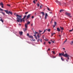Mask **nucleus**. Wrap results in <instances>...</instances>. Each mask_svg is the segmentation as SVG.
<instances>
[{
	"label": "nucleus",
	"mask_w": 73,
	"mask_h": 73,
	"mask_svg": "<svg viewBox=\"0 0 73 73\" xmlns=\"http://www.w3.org/2000/svg\"><path fill=\"white\" fill-rule=\"evenodd\" d=\"M17 17V22H19L20 21L21 23H22V21L24 22L25 21L24 19L25 18L27 17V15H25L23 17L22 19L21 16V15H19L17 14L16 15Z\"/></svg>",
	"instance_id": "obj_1"
},
{
	"label": "nucleus",
	"mask_w": 73,
	"mask_h": 73,
	"mask_svg": "<svg viewBox=\"0 0 73 73\" xmlns=\"http://www.w3.org/2000/svg\"><path fill=\"white\" fill-rule=\"evenodd\" d=\"M60 56H63L64 57H67L68 60H69V57H70V56L68 55L67 53H66L65 54H64V53H59V54Z\"/></svg>",
	"instance_id": "obj_2"
},
{
	"label": "nucleus",
	"mask_w": 73,
	"mask_h": 73,
	"mask_svg": "<svg viewBox=\"0 0 73 73\" xmlns=\"http://www.w3.org/2000/svg\"><path fill=\"white\" fill-rule=\"evenodd\" d=\"M66 15L68 16V17H72V16H71V14L69 13H68L67 12H66L65 13Z\"/></svg>",
	"instance_id": "obj_3"
},
{
	"label": "nucleus",
	"mask_w": 73,
	"mask_h": 73,
	"mask_svg": "<svg viewBox=\"0 0 73 73\" xmlns=\"http://www.w3.org/2000/svg\"><path fill=\"white\" fill-rule=\"evenodd\" d=\"M31 23V22H30L29 21L28 22H27L26 24H25V27H28V25H29V24Z\"/></svg>",
	"instance_id": "obj_4"
},
{
	"label": "nucleus",
	"mask_w": 73,
	"mask_h": 73,
	"mask_svg": "<svg viewBox=\"0 0 73 73\" xmlns=\"http://www.w3.org/2000/svg\"><path fill=\"white\" fill-rule=\"evenodd\" d=\"M25 29H23V31L24 32H25L28 29V27H27V26H25Z\"/></svg>",
	"instance_id": "obj_5"
},
{
	"label": "nucleus",
	"mask_w": 73,
	"mask_h": 73,
	"mask_svg": "<svg viewBox=\"0 0 73 73\" xmlns=\"http://www.w3.org/2000/svg\"><path fill=\"white\" fill-rule=\"evenodd\" d=\"M48 14L46 13H45V19H47V17H48Z\"/></svg>",
	"instance_id": "obj_6"
},
{
	"label": "nucleus",
	"mask_w": 73,
	"mask_h": 73,
	"mask_svg": "<svg viewBox=\"0 0 73 73\" xmlns=\"http://www.w3.org/2000/svg\"><path fill=\"white\" fill-rule=\"evenodd\" d=\"M31 14L28 15L27 17V19H28L29 17H30V16H31Z\"/></svg>",
	"instance_id": "obj_7"
},
{
	"label": "nucleus",
	"mask_w": 73,
	"mask_h": 73,
	"mask_svg": "<svg viewBox=\"0 0 73 73\" xmlns=\"http://www.w3.org/2000/svg\"><path fill=\"white\" fill-rule=\"evenodd\" d=\"M4 11L7 14L9 15V12L8 11L5 10Z\"/></svg>",
	"instance_id": "obj_8"
},
{
	"label": "nucleus",
	"mask_w": 73,
	"mask_h": 73,
	"mask_svg": "<svg viewBox=\"0 0 73 73\" xmlns=\"http://www.w3.org/2000/svg\"><path fill=\"white\" fill-rule=\"evenodd\" d=\"M41 35V33H39L37 35V37L38 38H39L40 37V34Z\"/></svg>",
	"instance_id": "obj_9"
},
{
	"label": "nucleus",
	"mask_w": 73,
	"mask_h": 73,
	"mask_svg": "<svg viewBox=\"0 0 73 73\" xmlns=\"http://www.w3.org/2000/svg\"><path fill=\"white\" fill-rule=\"evenodd\" d=\"M57 30L58 32H60V31H61V30L59 28H57Z\"/></svg>",
	"instance_id": "obj_10"
},
{
	"label": "nucleus",
	"mask_w": 73,
	"mask_h": 73,
	"mask_svg": "<svg viewBox=\"0 0 73 73\" xmlns=\"http://www.w3.org/2000/svg\"><path fill=\"white\" fill-rule=\"evenodd\" d=\"M55 2L57 3H59V4H60V2H59V1H58V0H56L55 1Z\"/></svg>",
	"instance_id": "obj_11"
},
{
	"label": "nucleus",
	"mask_w": 73,
	"mask_h": 73,
	"mask_svg": "<svg viewBox=\"0 0 73 73\" xmlns=\"http://www.w3.org/2000/svg\"><path fill=\"white\" fill-rule=\"evenodd\" d=\"M41 13L42 15L43 16H44V15H45V13H44V12H41Z\"/></svg>",
	"instance_id": "obj_12"
},
{
	"label": "nucleus",
	"mask_w": 73,
	"mask_h": 73,
	"mask_svg": "<svg viewBox=\"0 0 73 73\" xmlns=\"http://www.w3.org/2000/svg\"><path fill=\"white\" fill-rule=\"evenodd\" d=\"M19 33L20 35H23V32H19Z\"/></svg>",
	"instance_id": "obj_13"
},
{
	"label": "nucleus",
	"mask_w": 73,
	"mask_h": 73,
	"mask_svg": "<svg viewBox=\"0 0 73 73\" xmlns=\"http://www.w3.org/2000/svg\"><path fill=\"white\" fill-rule=\"evenodd\" d=\"M61 59L62 61H64V58H63L62 57H61Z\"/></svg>",
	"instance_id": "obj_14"
},
{
	"label": "nucleus",
	"mask_w": 73,
	"mask_h": 73,
	"mask_svg": "<svg viewBox=\"0 0 73 73\" xmlns=\"http://www.w3.org/2000/svg\"><path fill=\"white\" fill-rule=\"evenodd\" d=\"M0 21H1L3 23L4 22L3 20V19H2V18H1V19L0 20Z\"/></svg>",
	"instance_id": "obj_15"
},
{
	"label": "nucleus",
	"mask_w": 73,
	"mask_h": 73,
	"mask_svg": "<svg viewBox=\"0 0 73 73\" xmlns=\"http://www.w3.org/2000/svg\"><path fill=\"white\" fill-rule=\"evenodd\" d=\"M9 14H11V15H12V12H10V11H9Z\"/></svg>",
	"instance_id": "obj_16"
},
{
	"label": "nucleus",
	"mask_w": 73,
	"mask_h": 73,
	"mask_svg": "<svg viewBox=\"0 0 73 73\" xmlns=\"http://www.w3.org/2000/svg\"><path fill=\"white\" fill-rule=\"evenodd\" d=\"M29 38H33V36H31V35H29Z\"/></svg>",
	"instance_id": "obj_17"
},
{
	"label": "nucleus",
	"mask_w": 73,
	"mask_h": 73,
	"mask_svg": "<svg viewBox=\"0 0 73 73\" xmlns=\"http://www.w3.org/2000/svg\"><path fill=\"white\" fill-rule=\"evenodd\" d=\"M73 41H72L71 42L70 44H71V45H73Z\"/></svg>",
	"instance_id": "obj_18"
},
{
	"label": "nucleus",
	"mask_w": 73,
	"mask_h": 73,
	"mask_svg": "<svg viewBox=\"0 0 73 73\" xmlns=\"http://www.w3.org/2000/svg\"><path fill=\"white\" fill-rule=\"evenodd\" d=\"M47 31L48 32H50V29H47Z\"/></svg>",
	"instance_id": "obj_19"
},
{
	"label": "nucleus",
	"mask_w": 73,
	"mask_h": 73,
	"mask_svg": "<svg viewBox=\"0 0 73 73\" xmlns=\"http://www.w3.org/2000/svg\"><path fill=\"white\" fill-rule=\"evenodd\" d=\"M60 28L61 30H63L64 29V28L63 27H60Z\"/></svg>",
	"instance_id": "obj_20"
},
{
	"label": "nucleus",
	"mask_w": 73,
	"mask_h": 73,
	"mask_svg": "<svg viewBox=\"0 0 73 73\" xmlns=\"http://www.w3.org/2000/svg\"><path fill=\"white\" fill-rule=\"evenodd\" d=\"M37 7H39V6L40 5V4H39V3H37Z\"/></svg>",
	"instance_id": "obj_21"
},
{
	"label": "nucleus",
	"mask_w": 73,
	"mask_h": 73,
	"mask_svg": "<svg viewBox=\"0 0 73 73\" xmlns=\"http://www.w3.org/2000/svg\"><path fill=\"white\" fill-rule=\"evenodd\" d=\"M54 24L55 25H57V23H56V22H54Z\"/></svg>",
	"instance_id": "obj_22"
},
{
	"label": "nucleus",
	"mask_w": 73,
	"mask_h": 73,
	"mask_svg": "<svg viewBox=\"0 0 73 73\" xmlns=\"http://www.w3.org/2000/svg\"><path fill=\"white\" fill-rule=\"evenodd\" d=\"M1 5H4V4H3V3L2 2H1Z\"/></svg>",
	"instance_id": "obj_23"
},
{
	"label": "nucleus",
	"mask_w": 73,
	"mask_h": 73,
	"mask_svg": "<svg viewBox=\"0 0 73 73\" xmlns=\"http://www.w3.org/2000/svg\"><path fill=\"white\" fill-rule=\"evenodd\" d=\"M47 9L48 10V11H50V9H49V8L48 7H47Z\"/></svg>",
	"instance_id": "obj_24"
},
{
	"label": "nucleus",
	"mask_w": 73,
	"mask_h": 73,
	"mask_svg": "<svg viewBox=\"0 0 73 73\" xmlns=\"http://www.w3.org/2000/svg\"><path fill=\"white\" fill-rule=\"evenodd\" d=\"M0 11H3V9H1V8H0Z\"/></svg>",
	"instance_id": "obj_25"
},
{
	"label": "nucleus",
	"mask_w": 73,
	"mask_h": 73,
	"mask_svg": "<svg viewBox=\"0 0 73 73\" xmlns=\"http://www.w3.org/2000/svg\"><path fill=\"white\" fill-rule=\"evenodd\" d=\"M67 41V39H66L65 40L64 42V43H65V42H66Z\"/></svg>",
	"instance_id": "obj_26"
},
{
	"label": "nucleus",
	"mask_w": 73,
	"mask_h": 73,
	"mask_svg": "<svg viewBox=\"0 0 73 73\" xmlns=\"http://www.w3.org/2000/svg\"><path fill=\"white\" fill-rule=\"evenodd\" d=\"M64 11L63 10H60V12H61L62 11Z\"/></svg>",
	"instance_id": "obj_27"
},
{
	"label": "nucleus",
	"mask_w": 73,
	"mask_h": 73,
	"mask_svg": "<svg viewBox=\"0 0 73 73\" xmlns=\"http://www.w3.org/2000/svg\"><path fill=\"white\" fill-rule=\"evenodd\" d=\"M46 30H47V29L44 30V32H43V33H45V32L46 31Z\"/></svg>",
	"instance_id": "obj_28"
},
{
	"label": "nucleus",
	"mask_w": 73,
	"mask_h": 73,
	"mask_svg": "<svg viewBox=\"0 0 73 73\" xmlns=\"http://www.w3.org/2000/svg\"><path fill=\"white\" fill-rule=\"evenodd\" d=\"M73 28L72 30H69V32H72V31H73Z\"/></svg>",
	"instance_id": "obj_29"
},
{
	"label": "nucleus",
	"mask_w": 73,
	"mask_h": 73,
	"mask_svg": "<svg viewBox=\"0 0 73 73\" xmlns=\"http://www.w3.org/2000/svg\"><path fill=\"white\" fill-rule=\"evenodd\" d=\"M35 34H37L38 33V32H36V31H35V33H34Z\"/></svg>",
	"instance_id": "obj_30"
},
{
	"label": "nucleus",
	"mask_w": 73,
	"mask_h": 73,
	"mask_svg": "<svg viewBox=\"0 0 73 73\" xmlns=\"http://www.w3.org/2000/svg\"><path fill=\"white\" fill-rule=\"evenodd\" d=\"M42 5H41V6H40V9H41V8H42Z\"/></svg>",
	"instance_id": "obj_31"
},
{
	"label": "nucleus",
	"mask_w": 73,
	"mask_h": 73,
	"mask_svg": "<svg viewBox=\"0 0 73 73\" xmlns=\"http://www.w3.org/2000/svg\"><path fill=\"white\" fill-rule=\"evenodd\" d=\"M42 31H41L40 30H39V33H41V32H42Z\"/></svg>",
	"instance_id": "obj_32"
},
{
	"label": "nucleus",
	"mask_w": 73,
	"mask_h": 73,
	"mask_svg": "<svg viewBox=\"0 0 73 73\" xmlns=\"http://www.w3.org/2000/svg\"><path fill=\"white\" fill-rule=\"evenodd\" d=\"M7 6H8V7H10L11 6V5L9 4H7Z\"/></svg>",
	"instance_id": "obj_33"
},
{
	"label": "nucleus",
	"mask_w": 73,
	"mask_h": 73,
	"mask_svg": "<svg viewBox=\"0 0 73 73\" xmlns=\"http://www.w3.org/2000/svg\"><path fill=\"white\" fill-rule=\"evenodd\" d=\"M2 13L3 15H5V13H4L2 12Z\"/></svg>",
	"instance_id": "obj_34"
},
{
	"label": "nucleus",
	"mask_w": 73,
	"mask_h": 73,
	"mask_svg": "<svg viewBox=\"0 0 73 73\" xmlns=\"http://www.w3.org/2000/svg\"><path fill=\"white\" fill-rule=\"evenodd\" d=\"M52 52H53V54H55V52L54 51H52Z\"/></svg>",
	"instance_id": "obj_35"
},
{
	"label": "nucleus",
	"mask_w": 73,
	"mask_h": 73,
	"mask_svg": "<svg viewBox=\"0 0 73 73\" xmlns=\"http://www.w3.org/2000/svg\"><path fill=\"white\" fill-rule=\"evenodd\" d=\"M44 37H45V36H44V35H43L42 36V38L43 39H44Z\"/></svg>",
	"instance_id": "obj_36"
},
{
	"label": "nucleus",
	"mask_w": 73,
	"mask_h": 73,
	"mask_svg": "<svg viewBox=\"0 0 73 73\" xmlns=\"http://www.w3.org/2000/svg\"><path fill=\"white\" fill-rule=\"evenodd\" d=\"M46 41H48V39H44Z\"/></svg>",
	"instance_id": "obj_37"
},
{
	"label": "nucleus",
	"mask_w": 73,
	"mask_h": 73,
	"mask_svg": "<svg viewBox=\"0 0 73 73\" xmlns=\"http://www.w3.org/2000/svg\"><path fill=\"white\" fill-rule=\"evenodd\" d=\"M33 3H35V4L36 2H35V1H33Z\"/></svg>",
	"instance_id": "obj_38"
},
{
	"label": "nucleus",
	"mask_w": 73,
	"mask_h": 73,
	"mask_svg": "<svg viewBox=\"0 0 73 73\" xmlns=\"http://www.w3.org/2000/svg\"><path fill=\"white\" fill-rule=\"evenodd\" d=\"M45 44H46V42H44V45H45Z\"/></svg>",
	"instance_id": "obj_39"
},
{
	"label": "nucleus",
	"mask_w": 73,
	"mask_h": 73,
	"mask_svg": "<svg viewBox=\"0 0 73 73\" xmlns=\"http://www.w3.org/2000/svg\"><path fill=\"white\" fill-rule=\"evenodd\" d=\"M39 40H40V38H39L37 40V42H38L39 41Z\"/></svg>",
	"instance_id": "obj_40"
},
{
	"label": "nucleus",
	"mask_w": 73,
	"mask_h": 73,
	"mask_svg": "<svg viewBox=\"0 0 73 73\" xmlns=\"http://www.w3.org/2000/svg\"><path fill=\"white\" fill-rule=\"evenodd\" d=\"M39 40L41 42H42V39H41L40 40Z\"/></svg>",
	"instance_id": "obj_41"
},
{
	"label": "nucleus",
	"mask_w": 73,
	"mask_h": 73,
	"mask_svg": "<svg viewBox=\"0 0 73 73\" xmlns=\"http://www.w3.org/2000/svg\"><path fill=\"white\" fill-rule=\"evenodd\" d=\"M34 36H35V37H36V35L35 34V35H34Z\"/></svg>",
	"instance_id": "obj_42"
},
{
	"label": "nucleus",
	"mask_w": 73,
	"mask_h": 73,
	"mask_svg": "<svg viewBox=\"0 0 73 73\" xmlns=\"http://www.w3.org/2000/svg\"><path fill=\"white\" fill-rule=\"evenodd\" d=\"M29 33H27V36H29Z\"/></svg>",
	"instance_id": "obj_43"
},
{
	"label": "nucleus",
	"mask_w": 73,
	"mask_h": 73,
	"mask_svg": "<svg viewBox=\"0 0 73 73\" xmlns=\"http://www.w3.org/2000/svg\"><path fill=\"white\" fill-rule=\"evenodd\" d=\"M34 16H32V19H34Z\"/></svg>",
	"instance_id": "obj_44"
},
{
	"label": "nucleus",
	"mask_w": 73,
	"mask_h": 73,
	"mask_svg": "<svg viewBox=\"0 0 73 73\" xmlns=\"http://www.w3.org/2000/svg\"><path fill=\"white\" fill-rule=\"evenodd\" d=\"M48 43L49 44H51V42H49Z\"/></svg>",
	"instance_id": "obj_45"
},
{
	"label": "nucleus",
	"mask_w": 73,
	"mask_h": 73,
	"mask_svg": "<svg viewBox=\"0 0 73 73\" xmlns=\"http://www.w3.org/2000/svg\"><path fill=\"white\" fill-rule=\"evenodd\" d=\"M28 13V12H26L25 13V14H27Z\"/></svg>",
	"instance_id": "obj_46"
},
{
	"label": "nucleus",
	"mask_w": 73,
	"mask_h": 73,
	"mask_svg": "<svg viewBox=\"0 0 73 73\" xmlns=\"http://www.w3.org/2000/svg\"><path fill=\"white\" fill-rule=\"evenodd\" d=\"M50 48H49V49H48V51H49V50H50Z\"/></svg>",
	"instance_id": "obj_47"
},
{
	"label": "nucleus",
	"mask_w": 73,
	"mask_h": 73,
	"mask_svg": "<svg viewBox=\"0 0 73 73\" xmlns=\"http://www.w3.org/2000/svg\"><path fill=\"white\" fill-rule=\"evenodd\" d=\"M52 21H53V19H52V21H51V23H52Z\"/></svg>",
	"instance_id": "obj_48"
},
{
	"label": "nucleus",
	"mask_w": 73,
	"mask_h": 73,
	"mask_svg": "<svg viewBox=\"0 0 73 73\" xmlns=\"http://www.w3.org/2000/svg\"><path fill=\"white\" fill-rule=\"evenodd\" d=\"M1 7L2 8H4V7L3 6V5H2Z\"/></svg>",
	"instance_id": "obj_49"
},
{
	"label": "nucleus",
	"mask_w": 73,
	"mask_h": 73,
	"mask_svg": "<svg viewBox=\"0 0 73 73\" xmlns=\"http://www.w3.org/2000/svg\"><path fill=\"white\" fill-rule=\"evenodd\" d=\"M51 41L53 43H54V41H52V40H51Z\"/></svg>",
	"instance_id": "obj_50"
},
{
	"label": "nucleus",
	"mask_w": 73,
	"mask_h": 73,
	"mask_svg": "<svg viewBox=\"0 0 73 73\" xmlns=\"http://www.w3.org/2000/svg\"><path fill=\"white\" fill-rule=\"evenodd\" d=\"M53 27L54 28V27H55V25H53Z\"/></svg>",
	"instance_id": "obj_51"
},
{
	"label": "nucleus",
	"mask_w": 73,
	"mask_h": 73,
	"mask_svg": "<svg viewBox=\"0 0 73 73\" xmlns=\"http://www.w3.org/2000/svg\"><path fill=\"white\" fill-rule=\"evenodd\" d=\"M31 26H33V23H32V24H31Z\"/></svg>",
	"instance_id": "obj_52"
},
{
	"label": "nucleus",
	"mask_w": 73,
	"mask_h": 73,
	"mask_svg": "<svg viewBox=\"0 0 73 73\" xmlns=\"http://www.w3.org/2000/svg\"><path fill=\"white\" fill-rule=\"evenodd\" d=\"M35 38H36V40L37 39V36H35Z\"/></svg>",
	"instance_id": "obj_53"
},
{
	"label": "nucleus",
	"mask_w": 73,
	"mask_h": 73,
	"mask_svg": "<svg viewBox=\"0 0 73 73\" xmlns=\"http://www.w3.org/2000/svg\"><path fill=\"white\" fill-rule=\"evenodd\" d=\"M19 25H20V26H21V25L20 24H19Z\"/></svg>",
	"instance_id": "obj_54"
},
{
	"label": "nucleus",
	"mask_w": 73,
	"mask_h": 73,
	"mask_svg": "<svg viewBox=\"0 0 73 73\" xmlns=\"http://www.w3.org/2000/svg\"><path fill=\"white\" fill-rule=\"evenodd\" d=\"M33 41H35V39H34V40L33 39Z\"/></svg>",
	"instance_id": "obj_55"
},
{
	"label": "nucleus",
	"mask_w": 73,
	"mask_h": 73,
	"mask_svg": "<svg viewBox=\"0 0 73 73\" xmlns=\"http://www.w3.org/2000/svg\"><path fill=\"white\" fill-rule=\"evenodd\" d=\"M51 34H52V36H53V35L52 33H51Z\"/></svg>",
	"instance_id": "obj_56"
},
{
	"label": "nucleus",
	"mask_w": 73,
	"mask_h": 73,
	"mask_svg": "<svg viewBox=\"0 0 73 73\" xmlns=\"http://www.w3.org/2000/svg\"><path fill=\"white\" fill-rule=\"evenodd\" d=\"M63 49H64V50H65V48H63Z\"/></svg>",
	"instance_id": "obj_57"
},
{
	"label": "nucleus",
	"mask_w": 73,
	"mask_h": 73,
	"mask_svg": "<svg viewBox=\"0 0 73 73\" xmlns=\"http://www.w3.org/2000/svg\"><path fill=\"white\" fill-rule=\"evenodd\" d=\"M50 14L52 13V12H50Z\"/></svg>",
	"instance_id": "obj_58"
},
{
	"label": "nucleus",
	"mask_w": 73,
	"mask_h": 73,
	"mask_svg": "<svg viewBox=\"0 0 73 73\" xmlns=\"http://www.w3.org/2000/svg\"><path fill=\"white\" fill-rule=\"evenodd\" d=\"M66 61H67V62H68V60L66 59Z\"/></svg>",
	"instance_id": "obj_59"
},
{
	"label": "nucleus",
	"mask_w": 73,
	"mask_h": 73,
	"mask_svg": "<svg viewBox=\"0 0 73 73\" xmlns=\"http://www.w3.org/2000/svg\"><path fill=\"white\" fill-rule=\"evenodd\" d=\"M59 37H61V35H59Z\"/></svg>",
	"instance_id": "obj_60"
},
{
	"label": "nucleus",
	"mask_w": 73,
	"mask_h": 73,
	"mask_svg": "<svg viewBox=\"0 0 73 73\" xmlns=\"http://www.w3.org/2000/svg\"><path fill=\"white\" fill-rule=\"evenodd\" d=\"M53 35H55V33H53Z\"/></svg>",
	"instance_id": "obj_61"
},
{
	"label": "nucleus",
	"mask_w": 73,
	"mask_h": 73,
	"mask_svg": "<svg viewBox=\"0 0 73 73\" xmlns=\"http://www.w3.org/2000/svg\"><path fill=\"white\" fill-rule=\"evenodd\" d=\"M65 53H66V51H65Z\"/></svg>",
	"instance_id": "obj_62"
},
{
	"label": "nucleus",
	"mask_w": 73,
	"mask_h": 73,
	"mask_svg": "<svg viewBox=\"0 0 73 73\" xmlns=\"http://www.w3.org/2000/svg\"><path fill=\"white\" fill-rule=\"evenodd\" d=\"M36 0V1H37V0Z\"/></svg>",
	"instance_id": "obj_63"
},
{
	"label": "nucleus",
	"mask_w": 73,
	"mask_h": 73,
	"mask_svg": "<svg viewBox=\"0 0 73 73\" xmlns=\"http://www.w3.org/2000/svg\"><path fill=\"white\" fill-rule=\"evenodd\" d=\"M0 5H1V4L0 3Z\"/></svg>",
	"instance_id": "obj_64"
}]
</instances>
